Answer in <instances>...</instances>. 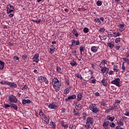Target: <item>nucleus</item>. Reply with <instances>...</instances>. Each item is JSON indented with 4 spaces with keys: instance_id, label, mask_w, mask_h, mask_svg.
Returning <instances> with one entry per match:
<instances>
[{
    "instance_id": "nucleus-1",
    "label": "nucleus",
    "mask_w": 129,
    "mask_h": 129,
    "mask_svg": "<svg viewBox=\"0 0 129 129\" xmlns=\"http://www.w3.org/2000/svg\"><path fill=\"white\" fill-rule=\"evenodd\" d=\"M52 84L54 89H55V91L58 92L59 88L61 87V82L58 80L57 78H54L52 81Z\"/></svg>"
},
{
    "instance_id": "nucleus-2",
    "label": "nucleus",
    "mask_w": 129,
    "mask_h": 129,
    "mask_svg": "<svg viewBox=\"0 0 129 129\" xmlns=\"http://www.w3.org/2000/svg\"><path fill=\"white\" fill-rule=\"evenodd\" d=\"M93 122H94V120H93V118L91 117H88L86 120V125H85L86 128H91V125L93 124Z\"/></svg>"
},
{
    "instance_id": "nucleus-3",
    "label": "nucleus",
    "mask_w": 129,
    "mask_h": 129,
    "mask_svg": "<svg viewBox=\"0 0 129 129\" xmlns=\"http://www.w3.org/2000/svg\"><path fill=\"white\" fill-rule=\"evenodd\" d=\"M89 108L93 113H97L99 111V109L97 108V106L95 104H92L90 105Z\"/></svg>"
},
{
    "instance_id": "nucleus-4",
    "label": "nucleus",
    "mask_w": 129,
    "mask_h": 129,
    "mask_svg": "<svg viewBox=\"0 0 129 129\" xmlns=\"http://www.w3.org/2000/svg\"><path fill=\"white\" fill-rule=\"evenodd\" d=\"M38 81L40 83H42V82H44V81H45V83L46 84H48L49 83V81H48V80H47V78L43 76L39 77L38 78Z\"/></svg>"
},
{
    "instance_id": "nucleus-5",
    "label": "nucleus",
    "mask_w": 129,
    "mask_h": 129,
    "mask_svg": "<svg viewBox=\"0 0 129 129\" xmlns=\"http://www.w3.org/2000/svg\"><path fill=\"white\" fill-rule=\"evenodd\" d=\"M120 79L119 78H116V79L114 80L113 81H112L111 82V84H114L116 85V86H118V87H119L120 86Z\"/></svg>"
},
{
    "instance_id": "nucleus-6",
    "label": "nucleus",
    "mask_w": 129,
    "mask_h": 129,
    "mask_svg": "<svg viewBox=\"0 0 129 129\" xmlns=\"http://www.w3.org/2000/svg\"><path fill=\"white\" fill-rule=\"evenodd\" d=\"M8 98L10 102H14V103H16V102L18 101V99H17V98H16V97L13 95H9Z\"/></svg>"
},
{
    "instance_id": "nucleus-7",
    "label": "nucleus",
    "mask_w": 129,
    "mask_h": 129,
    "mask_svg": "<svg viewBox=\"0 0 129 129\" xmlns=\"http://www.w3.org/2000/svg\"><path fill=\"white\" fill-rule=\"evenodd\" d=\"M33 61L36 63L39 62V54L37 53L33 56Z\"/></svg>"
},
{
    "instance_id": "nucleus-8",
    "label": "nucleus",
    "mask_w": 129,
    "mask_h": 129,
    "mask_svg": "<svg viewBox=\"0 0 129 129\" xmlns=\"http://www.w3.org/2000/svg\"><path fill=\"white\" fill-rule=\"evenodd\" d=\"M7 85H9V86H11V87H14V88H17V84H15V83H12L10 82H7L5 83Z\"/></svg>"
},
{
    "instance_id": "nucleus-9",
    "label": "nucleus",
    "mask_w": 129,
    "mask_h": 129,
    "mask_svg": "<svg viewBox=\"0 0 129 129\" xmlns=\"http://www.w3.org/2000/svg\"><path fill=\"white\" fill-rule=\"evenodd\" d=\"M100 68H101V72L103 73H106V74H107V73H108V68H106V67H102L101 66H100Z\"/></svg>"
},
{
    "instance_id": "nucleus-10",
    "label": "nucleus",
    "mask_w": 129,
    "mask_h": 129,
    "mask_svg": "<svg viewBox=\"0 0 129 129\" xmlns=\"http://www.w3.org/2000/svg\"><path fill=\"white\" fill-rule=\"evenodd\" d=\"M48 108H50V109H56L57 108V105L54 103L50 104L48 105Z\"/></svg>"
},
{
    "instance_id": "nucleus-11",
    "label": "nucleus",
    "mask_w": 129,
    "mask_h": 129,
    "mask_svg": "<svg viewBox=\"0 0 129 129\" xmlns=\"http://www.w3.org/2000/svg\"><path fill=\"white\" fill-rule=\"evenodd\" d=\"M31 103V100L30 99H24L22 100V104H30Z\"/></svg>"
},
{
    "instance_id": "nucleus-12",
    "label": "nucleus",
    "mask_w": 129,
    "mask_h": 129,
    "mask_svg": "<svg viewBox=\"0 0 129 129\" xmlns=\"http://www.w3.org/2000/svg\"><path fill=\"white\" fill-rule=\"evenodd\" d=\"M98 50V47L97 46H92L91 48V51L93 52V53H96L97 51Z\"/></svg>"
},
{
    "instance_id": "nucleus-13",
    "label": "nucleus",
    "mask_w": 129,
    "mask_h": 129,
    "mask_svg": "<svg viewBox=\"0 0 129 129\" xmlns=\"http://www.w3.org/2000/svg\"><path fill=\"white\" fill-rule=\"evenodd\" d=\"M82 97H83V95L82 94V93L80 92L78 95H77V98H78V100L79 101H80V100H81V99H82Z\"/></svg>"
},
{
    "instance_id": "nucleus-14",
    "label": "nucleus",
    "mask_w": 129,
    "mask_h": 129,
    "mask_svg": "<svg viewBox=\"0 0 129 129\" xmlns=\"http://www.w3.org/2000/svg\"><path fill=\"white\" fill-rule=\"evenodd\" d=\"M64 123L65 122L63 120H61L60 121V124L61 126H63V127H64V128H68V125L65 124Z\"/></svg>"
},
{
    "instance_id": "nucleus-15",
    "label": "nucleus",
    "mask_w": 129,
    "mask_h": 129,
    "mask_svg": "<svg viewBox=\"0 0 129 129\" xmlns=\"http://www.w3.org/2000/svg\"><path fill=\"white\" fill-rule=\"evenodd\" d=\"M0 68L1 70H3L5 68V62L2 60H0Z\"/></svg>"
},
{
    "instance_id": "nucleus-16",
    "label": "nucleus",
    "mask_w": 129,
    "mask_h": 129,
    "mask_svg": "<svg viewBox=\"0 0 129 129\" xmlns=\"http://www.w3.org/2000/svg\"><path fill=\"white\" fill-rule=\"evenodd\" d=\"M10 107H11V108H14L15 110H18V106L14 103L11 104Z\"/></svg>"
},
{
    "instance_id": "nucleus-17",
    "label": "nucleus",
    "mask_w": 129,
    "mask_h": 129,
    "mask_svg": "<svg viewBox=\"0 0 129 129\" xmlns=\"http://www.w3.org/2000/svg\"><path fill=\"white\" fill-rule=\"evenodd\" d=\"M12 12H14V10H12V9H11L10 8V6H8V5L7 7V14H11V13H12Z\"/></svg>"
},
{
    "instance_id": "nucleus-18",
    "label": "nucleus",
    "mask_w": 129,
    "mask_h": 129,
    "mask_svg": "<svg viewBox=\"0 0 129 129\" xmlns=\"http://www.w3.org/2000/svg\"><path fill=\"white\" fill-rule=\"evenodd\" d=\"M75 108L77 110H80L82 108V105H81V104L77 105L75 107Z\"/></svg>"
},
{
    "instance_id": "nucleus-19",
    "label": "nucleus",
    "mask_w": 129,
    "mask_h": 129,
    "mask_svg": "<svg viewBox=\"0 0 129 129\" xmlns=\"http://www.w3.org/2000/svg\"><path fill=\"white\" fill-rule=\"evenodd\" d=\"M113 71L115 72H118L119 71V69L118 68L117 65H114L113 66Z\"/></svg>"
},
{
    "instance_id": "nucleus-20",
    "label": "nucleus",
    "mask_w": 129,
    "mask_h": 129,
    "mask_svg": "<svg viewBox=\"0 0 129 129\" xmlns=\"http://www.w3.org/2000/svg\"><path fill=\"white\" fill-rule=\"evenodd\" d=\"M49 120H50V117H49V116L47 117L44 116V121L46 122V123H49Z\"/></svg>"
},
{
    "instance_id": "nucleus-21",
    "label": "nucleus",
    "mask_w": 129,
    "mask_h": 129,
    "mask_svg": "<svg viewBox=\"0 0 129 129\" xmlns=\"http://www.w3.org/2000/svg\"><path fill=\"white\" fill-rule=\"evenodd\" d=\"M107 45H108V47H109V48H110V49H112V48H113V47H114V44H113V43H112V42L108 43Z\"/></svg>"
},
{
    "instance_id": "nucleus-22",
    "label": "nucleus",
    "mask_w": 129,
    "mask_h": 129,
    "mask_svg": "<svg viewBox=\"0 0 129 129\" xmlns=\"http://www.w3.org/2000/svg\"><path fill=\"white\" fill-rule=\"evenodd\" d=\"M76 98V95L73 94L70 96L68 97V99H75Z\"/></svg>"
},
{
    "instance_id": "nucleus-23",
    "label": "nucleus",
    "mask_w": 129,
    "mask_h": 129,
    "mask_svg": "<svg viewBox=\"0 0 129 129\" xmlns=\"http://www.w3.org/2000/svg\"><path fill=\"white\" fill-rule=\"evenodd\" d=\"M74 115H76V116H79V115H80L79 112L75 110V109H74Z\"/></svg>"
},
{
    "instance_id": "nucleus-24",
    "label": "nucleus",
    "mask_w": 129,
    "mask_h": 129,
    "mask_svg": "<svg viewBox=\"0 0 129 129\" xmlns=\"http://www.w3.org/2000/svg\"><path fill=\"white\" fill-rule=\"evenodd\" d=\"M125 116H129V109H125V112L124 113Z\"/></svg>"
},
{
    "instance_id": "nucleus-25",
    "label": "nucleus",
    "mask_w": 129,
    "mask_h": 129,
    "mask_svg": "<svg viewBox=\"0 0 129 129\" xmlns=\"http://www.w3.org/2000/svg\"><path fill=\"white\" fill-rule=\"evenodd\" d=\"M50 125L53 128H56V124L54 122H50Z\"/></svg>"
},
{
    "instance_id": "nucleus-26",
    "label": "nucleus",
    "mask_w": 129,
    "mask_h": 129,
    "mask_svg": "<svg viewBox=\"0 0 129 129\" xmlns=\"http://www.w3.org/2000/svg\"><path fill=\"white\" fill-rule=\"evenodd\" d=\"M84 33H85V34H87V33H88L89 32V29L87 27H85L83 29Z\"/></svg>"
},
{
    "instance_id": "nucleus-27",
    "label": "nucleus",
    "mask_w": 129,
    "mask_h": 129,
    "mask_svg": "<svg viewBox=\"0 0 129 129\" xmlns=\"http://www.w3.org/2000/svg\"><path fill=\"white\" fill-rule=\"evenodd\" d=\"M109 125V121H104L103 124V126H108Z\"/></svg>"
},
{
    "instance_id": "nucleus-28",
    "label": "nucleus",
    "mask_w": 129,
    "mask_h": 129,
    "mask_svg": "<svg viewBox=\"0 0 129 129\" xmlns=\"http://www.w3.org/2000/svg\"><path fill=\"white\" fill-rule=\"evenodd\" d=\"M117 123L118 125H119L118 126H123V122H121V121L117 122Z\"/></svg>"
},
{
    "instance_id": "nucleus-29",
    "label": "nucleus",
    "mask_w": 129,
    "mask_h": 129,
    "mask_svg": "<svg viewBox=\"0 0 129 129\" xmlns=\"http://www.w3.org/2000/svg\"><path fill=\"white\" fill-rule=\"evenodd\" d=\"M95 22H96V23H98L99 25L101 24V21H100V19H99V18H96L95 19Z\"/></svg>"
},
{
    "instance_id": "nucleus-30",
    "label": "nucleus",
    "mask_w": 129,
    "mask_h": 129,
    "mask_svg": "<svg viewBox=\"0 0 129 129\" xmlns=\"http://www.w3.org/2000/svg\"><path fill=\"white\" fill-rule=\"evenodd\" d=\"M101 83H102L103 85L104 86H106L107 84H106V82H105V80L104 79H103L102 81H101Z\"/></svg>"
},
{
    "instance_id": "nucleus-31",
    "label": "nucleus",
    "mask_w": 129,
    "mask_h": 129,
    "mask_svg": "<svg viewBox=\"0 0 129 129\" xmlns=\"http://www.w3.org/2000/svg\"><path fill=\"white\" fill-rule=\"evenodd\" d=\"M64 94H68L69 92H70V91L69 90V88H67L64 90Z\"/></svg>"
},
{
    "instance_id": "nucleus-32",
    "label": "nucleus",
    "mask_w": 129,
    "mask_h": 129,
    "mask_svg": "<svg viewBox=\"0 0 129 129\" xmlns=\"http://www.w3.org/2000/svg\"><path fill=\"white\" fill-rule=\"evenodd\" d=\"M96 5L98 6V7H100V6L102 5V2H101V1H98L97 2Z\"/></svg>"
},
{
    "instance_id": "nucleus-33",
    "label": "nucleus",
    "mask_w": 129,
    "mask_h": 129,
    "mask_svg": "<svg viewBox=\"0 0 129 129\" xmlns=\"http://www.w3.org/2000/svg\"><path fill=\"white\" fill-rule=\"evenodd\" d=\"M109 116V120H110V121H113L114 119H115V118L114 117V116H112V117H110Z\"/></svg>"
},
{
    "instance_id": "nucleus-34",
    "label": "nucleus",
    "mask_w": 129,
    "mask_h": 129,
    "mask_svg": "<svg viewBox=\"0 0 129 129\" xmlns=\"http://www.w3.org/2000/svg\"><path fill=\"white\" fill-rule=\"evenodd\" d=\"M121 69L124 71H125V67L124 66V62H123L122 63Z\"/></svg>"
},
{
    "instance_id": "nucleus-35",
    "label": "nucleus",
    "mask_w": 129,
    "mask_h": 129,
    "mask_svg": "<svg viewBox=\"0 0 129 129\" xmlns=\"http://www.w3.org/2000/svg\"><path fill=\"white\" fill-rule=\"evenodd\" d=\"M39 114L40 116H44V114L43 112V111H42V110H40V112L39 113Z\"/></svg>"
},
{
    "instance_id": "nucleus-36",
    "label": "nucleus",
    "mask_w": 129,
    "mask_h": 129,
    "mask_svg": "<svg viewBox=\"0 0 129 129\" xmlns=\"http://www.w3.org/2000/svg\"><path fill=\"white\" fill-rule=\"evenodd\" d=\"M70 64L72 66H77V63L75 62V61H73Z\"/></svg>"
},
{
    "instance_id": "nucleus-37",
    "label": "nucleus",
    "mask_w": 129,
    "mask_h": 129,
    "mask_svg": "<svg viewBox=\"0 0 129 129\" xmlns=\"http://www.w3.org/2000/svg\"><path fill=\"white\" fill-rule=\"evenodd\" d=\"M110 124V126H111V127H115V124L113 122H111L109 123Z\"/></svg>"
},
{
    "instance_id": "nucleus-38",
    "label": "nucleus",
    "mask_w": 129,
    "mask_h": 129,
    "mask_svg": "<svg viewBox=\"0 0 129 129\" xmlns=\"http://www.w3.org/2000/svg\"><path fill=\"white\" fill-rule=\"evenodd\" d=\"M84 50H85V47H82V46H80V52H83V51H84Z\"/></svg>"
},
{
    "instance_id": "nucleus-39",
    "label": "nucleus",
    "mask_w": 129,
    "mask_h": 129,
    "mask_svg": "<svg viewBox=\"0 0 129 129\" xmlns=\"http://www.w3.org/2000/svg\"><path fill=\"white\" fill-rule=\"evenodd\" d=\"M120 42V38H117L115 40V43H119Z\"/></svg>"
},
{
    "instance_id": "nucleus-40",
    "label": "nucleus",
    "mask_w": 129,
    "mask_h": 129,
    "mask_svg": "<svg viewBox=\"0 0 129 129\" xmlns=\"http://www.w3.org/2000/svg\"><path fill=\"white\" fill-rule=\"evenodd\" d=\"M4 107H5V108H8V107H11V105L5 104Z\"/></svg>"
},
{
    "instance_id": "nucleus-41",
    "label": "nucleus",
    "mask_w": 129,
    "mask_h": 129,
    "mask_svg": "<svg viewBox=\"0 0 129 129\" xmlns=\"http://www.w3.org/2000/svg\"><path fill=\"white\" fill-rule=\"evenodd\" d=\"M76 76L77 78H79L80 79H83L82 76H81V75L79 74H77Z\"/></svg>"
},
{
    "instance_id": "nucleus-42",
    "label": "nucleus",
    "mask_w": 129,
    "mask_h": 129,
    "mask_svg": "<svg viewBox=\"0 0 129 129\" xmlns=\"http://www.w3.org/2000/svg\"><path fill=\"white\" fill-rule=\"evenodd\" d=\"M27 57H28V55L27 54H24L22 56V58H23V60H26V59H27Z\"/></svg>"
},
{
    "instance_id": "nucleus-43",
    "label": "nucleus",
    "mask_w": 129,
    "mask_h": 129,
    "mask_svg": "<svg viewBox=\"0 0 129 129\" xmlns=\"http://www.w3.org/2000/svg\"><path fill=\"white\" fill-rule=\"evenodd\" d=\"M13 59L14 61H17V60H19V57L15 55L13 57Z\"/></svg>"
},
{
    "instance_id": "nucleus-44",
    "label": "nucleus",
    "mask_w": 129,
    "mask_h": 129,
    "mask_svg": "<svg viewBox=\"0 0 129 129\" xmlns=\"http://www.w3.org/2000/svg\"><path fill=\"white\" fill-rule=\"evenodd\" d=\"M8 7H9L10 9H11V10H12L13 11H15V8H14V6H12V5H8Z\"/></svg>"
},
{
    "instance_id": "nucleus-45",
    "label": "nucleus",
    "mask_w": 129,
    "mask_h": 129,
    "mask_svg": "<svg viewBox=\"0 0 129 129\" xmlns=\"http://www.w3.org/2000/svg\"><path fill=\"white\" fill-rule=\"evenodd\" d=\"M50 53H54V51H55V48H49Z\"/></svg>"
},
{
    "instance_id": "nucleus-46",
    "label": "nucleus",
    "mask_w": 129,
    "mask_h": 129,
    "mask_svg": "<svg viewBox=\"0 0 129 129\" xmlns=\"http://www.w3.org/2000/svg\"><path fill=\"white\" fill-rule=\"evenodd\" d=\"M113 34H112V33H111V32H108V36L109 37H114V36H113Z\"/></svg>"
},
{
    "instance_id": "nucleus-47",
    "label": "nucleus",
    "mask_w": 129,
    "mask_h": 129,
    "mask_svg": "<svg viewBox=\"0 0 129 129\" xmlns=\"http://www.w3.org/2000/svg\"><path fill=\"white\" fill-rule=\"evenodd\" d=\"M56 71H57V72H59L60 73V72H61V68H60V67H57Z\"/></svg>"
},
{
    "instance_id": "nucleus-48",
    "label": "nucleus",
    "mask_w": 129,
    "mask_h": 129,
    "mask_svg": "<svg viewBox=\"0 0 129 129\" xmlns=\"http://www.w3.org/2000/svg\"><path fill=\"white\" fill-rule=\"evenodd\" d=\"M99 31V32H102V33H104L105 29L104 28H101Z\"/></svg>"
},
{
    "instance_id": "nucleus-49",
    "label": "nucleus",
    "mask_w": 129,
    "mask_h": 129,
    "mask_svg": "<svg viewBox=\"0 0 129 129\" xmlns=\"http://www.w3.org/2000/svg\"><path fill=\"white\" fill-rule=\"evenodd\" d=\"M111 111V110H110V109L109 108V109H107L105 110V113H108V112H110Z\"/></svg>"
},
{
    "instance_id": "nucleus-50",
    "label": "nucleus",
    "mask_w": 129,
    "mask_h": 129,
    "mask_svg": "<svg viewBox=\"0 0 129 129\" xmlns=\"http://www.w3.org/2000/svg\"><path fill=\"white\" fill-rule=\"evenodd\" d=\"M104 64V65H105V64H106V60L104 59L103 60H102L101 61V64Z\"/></svg>"
},
{
    "instance_id": "nucleus-51",
    "label": "nucleus",
    "mask_w": 129,
    "mask_h": 129,
    "mask_svg": "<svg viewBox=\"0 0 129 129\" xmlns=\"http://www.w3.org/2000/svg\"><path fill=\"white\" fill-rule=\"evenodd\" d=\"M120 36V33L119 32H118L116 34V35H115L114 37L115 38V37H119Z\"/></svg>"
},
{
    "instance_id": "nucleus-52",
    "label": "nucleus",
    "mask_w": 129,
    "mask_h": 129,
    "mask_svg": "<svg viewBox=\"0 0 129 129\" xmlns=\"http://www.w3.org/2000/svg\"><path fill=\"white\" fill-rule=\"evenodd\" d=\"M72 33L74 35H75V33H77V31L76 30V29H74L73 31H72Z\"/></svg>"
},
{
    "instance_id": "nucleus-53",
    "label": "nucleus",
    "mask_w": 129,
    "mask_h": 129,
    "mask_svg": "<svg viewBox=\"0 0 129 129\" xmlns=\"http://www.w3.org/2000/svg\"><path fill=\"white\" fill-rule=\"evenodd\" d=\"M65 81L67 84H68V85H69V84H70V83L69 82V80L66 79Z\"/></svg>"
},
{
    "instance_id": "nucleus-54",
    "label": "nucleus",
    "mask_w": 129,
    "mask_h": 129,
    "mask_svg": "<svg viewBox=\"0 0 129 129\" xmlns=\"http://www.w3.org/2000/svg\"><path fill=\"white\" fill-rule=\"evenodd\" d=\"M28 88V86L27 85H25L23 88H22V90H25Z\"/></svg>"
},
{
    "instance_id": "nucleus-55",
    "label": "nucleus",
    "mask_w": 129,
    "mask_h": 129,
    "mask_svg": "<svg viewBox=\"0 0 129 129\" xmlns=\"http://www.w3.org/2000/svg\"><path fill=\"white\" fill-rule=\"evenodd\" d=\"M120 29H122V28H123L124 27V24H120Z\"/></svg>"
},
{
    "instance_id": "nucleus-56",
    "label": "nucleus",
    "mask_w": 129,
    "mask_h": 129,
    "mask_svg": "<svg viewBox=\"0 0 129 129\" xmlns=\"http://www.w3.org/2000/svg\"><path fill=\"white\" fill-rule=\"evenodd\" d=\"M115 103L117 104V105H119V104H120V101L117 100V101L115 102Z\"/></svg>"
},
{
    "instance_id": "nucleus-57",
    "label": "nucleus",
    "mask_w": 129,
    "mask_h": 129,
    "mask_svg": "<svg viewBox=\"0 0 129 129\" xmlns=\"http://www.w3.org/2000/svg\"><path fill=\"white\" fill-rule=\"evenodd\" d=\"M83 118H86V113H83Z\"/></svg>"
},
{
    "instance_id": "nucleus-58",
    "label": "nucleus",
    "mask_w": 129,
    "mask_h": 129,
    "mask_svg": "<svg viewBox=\"0 0 129 129\" xmlns=\"http://www.w3.org/2000/svg\"><path fill=\"white\" fill-rule=\"evenodd\" d=\"M75 43H76V42L75 41V40H73V41L72 42V46H73V45H74Z\"/></svg>"
},
{
    "instance_id": "nucleus-59",
    "label": "nucleus",
    "mask_w": 129,
    "mask_h": 129,
    "mask_svg": "<svg viewBox=\"0 0 129 129\" xmlns=\"http://www.w3.org/2000/svg\"><path fill=\"white\" fill-rule=\"evenodd\" d=\"M80 42H79V40H78L76 41V45H77V46H78V45H80Z\"/></svg>"
},
{
    "instance_id": "nucleus-60",
    "label": "nucleus",
    "mask_w": 129,
    "mask_h": 129,
    "mask_svg": "<svg viewBox=\"0 0 129 129\" xmlns=\"http://www.w3.org/2000/svg\"><path fill=\"white\" fill-rule=\"evenodd\" d=\"M95 96H99V93H98V92H95Z\"/></svg>"
},
{
    "instance_id": "nucleus-61",
    "label": "nucleus",
    "mask_w": 129,
    "mask_h": 129,
    "mask_svg": "<svg viewBox=\"0 0 129 129\" xmlns=\"http://www.w3.org/2000/svg\"><path fill=\"white\" fill-rule=\"evenodd\" d=\"M73 127H74L73 126V125H69V129H73Z\"/></svg>"
},
{
    "instance_id": "nucleus-62",
    "label": "nucleus",
    "mask_w": 129,
    "mask_h": 129,
    "mask_svg": "<svg viewBox=\"0 0 129 129\" xmlns=\"http://www.w3.org/2000/svg\"><path fill=\"white\" fill-rule=\"evenodd\" d=\"M95 82H96V79H93L92 80V83H95Z\"/></svg>"
},
{
    "instance_id": "nucleus-63",
    "label": "nucleus",
    "mask_w": 129,
    "mask_h": 129,
    "mask_svg": "<svg viewBox=\"0 0 129 129\" xmlns=\"http://www.w3.org/2000/svg\"><path fill=\"white\" fill-rule=\"evenodd\" d=\"M104 129H109L108 126H103Z\"/></svg>"
},
{
    "instance_id": "nucleus-64",
    "label": "nucleus",
    "mask_w": 129,
    "mask_h": 129,
    "mask_svg": "<svg viewBox=\"0 0 129 129\" xmlns=\"http://www.w3.org/2000/svg\"><path fill=\"white\" fill-rule=\"evenodd\" d=\"M120 126H117L115 129H122V127H119Z\"/></svg>"
}]
</instances>
